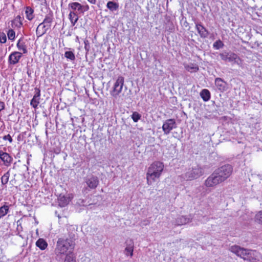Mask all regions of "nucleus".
I'll return each instance as SVG.
<instances>
[{"mask_svg":"<svg viewBox=\"0 0 262 262\" xmlns=\"http://www.w3.org/2000/svg\"><path fill=\"white\" fill-rule=\"evenodd\" d=\"M229 250L244 260L250 262H262V255L256 250L245 249L237 245L231 246Z\"/></svg>","mask_w":262,"mask_h":262,"instance_id":"f257e3e1","label":"nucleus"},{"mask_svg":"<svg viewBox=\"0 0 262 262\" xmlns=\"http://www.w3.org/2000/svg\"><path fill=\"white\" fill-rule=\"evenodd\" d=\"M164 169V164L162 162L156 161L152 162L148 167L146 173V183L151 185L162 176Z\"/></svg>","mask_w":262,"mask_h":262,"instance_id":"f03ea898","label":"nucleus"},{"mask_svg":"<svg viewBox=\"0 0 262 262\" xmlns=\"http://www.w3.org/2000/svg\"><path fill=\"white\" fill-rule=\"evenodd\" d=\"M73 248L74 243L71 239L59 238L57 242L55 252L57 256L65 255L67 254L68 251L70 252Z\"/></svg>","mask_w":262,"mask_h":262,"instance_id":"7ed1b4c3","label":"nucleus"},{"mask_svg":"<svg viewBox=\"0 0 262 262\" xmlns=\"http://www.w3.org/2000/svg\"><path fill=\"white\" fill-rule=\"evenodd\" d=\"M124 82V78L122 76H119L114 84L112 90L111 91V95L115 98L121 97L123 99L124 94L123 92V88Z\"/></svg>","mask_w":262,"mask_h":262,"instance_id":"20e7f679","label":"nucleus"},{"mask_svg":"<svg viewBox=\"0 0 262 262\" xmlns=\"http://www.w3.org/2000/svg\"><path fill=\"white\" fill-rule=\"evenodd\" d=\"M232 167L230 165L228 164L221 167L214 171L221 181L223 182L230 177L232 173Z\"/></svg>","mask_w":262,"mask_h":262,"instance_id":"39448f33","label":"nucleus"},{"mask_svg":"<svg viewBox=\"0 0 262 262\" xmlns=\"http://www.w3.org/2000/svg\"><path fill=\"white\" fill-rule=\"evenodd\" d=\"M68 8L71 12L75 14H83L89 10V6L88 5H82L78 2H71L69 4Z\"/></svg>","mask_w":262,"mask_h":262,"instance_id":"423d86ee","label":"nucleus"},{"mask_svg":"<svg viewBox=\"0 0 262 262\" xmlns=\"http://www.w3.org/2000/svg\"><path fill=\"white\" fill-rule=\"evenodd\" d=\"M85 183L87 187L83 188L82 192L83 193H87L90 189L96 188L99 185V182L97 177L91 176L85 179Z\"/></svg>","mask_w":262,"mask_h":262,"instance_id":"0eeeda50","label":"nucleus"},{"mask_svg":"<svg viewBox=\"0 0 262 262\" xmlns=\"http://www.w3.org/2000/svg\"><path fill=\"white\" fill-rule=\"evenodd\" d=\"M222 60L225 61L233 62L239 64L238 61H241V58L234 53L224 52L220 54Z\"/></svg>","mask_w":262,"mask_h":262,"instance_id":"6e6552de","label":"nucleus"},{"mask_svg":"<svg viewBox=\"0 0 262 262\" xmlns=\"http://www.w3.org/2000/svg\"><path fill=\"white\" fill-rule=\"evenodd\" d=\"M202 169L199 166L189 169L185 173L184 179L186 180H192L197 179L202 175Z\"/></svg>","mask_w":262,"mask_h":262,"instance_id":"1a4fd4ad","label":"nucleus"},{"mask_svg":"<svg viewBox=\"0 0 262 262\" xmlns=\"http://www.w3.org/2000/svg\"><path fill=\"white\" fill-rule=\"evenodd\" d=\"M222 182L214 171L206 180L205 182V185L207 187H212L216 186Z\"/></svg>","mask_w":262,"mask_h":262,"instance_id":"9d476101","label":"nucleus"},{"mask_svg":"<svg viewBox=\"0 0 262 262\" xmlns=\"http://www.w3.org/2000/svg\"><path fill=\"white\" fill-rule=\"evenodd\" d=\"M177 124L174 119H169L166 120L162 125V129L164 134L168 135L170 133L171 130L173 128H176Z\"/></svg>","mask_w":262,"mask_h":262,"instance_id":"9b49d317","label":"nucleus"},{"mask_svg":"<svg viewBox=\"0 0 262 262\" xmlns=\"http://www.w3.org/2000/svg\"><path fill=\"white\" fill-rule=\"evenodd\" d=\"M125 248L124 249V254L126 256H130L132 257L133 256V252L135 248V244L133 239L129 238L126 240L125 242Z\"/></svg>","mask_w":262,"mask_h":262,"instance_id":"f8f14e48","label":"nucleus"},{"mask_svg":"<svg viewBox=\"0 0 262 262\" xmlns=\"http://www.w3.org/2000/svg\"><path fill=\"white\" fill-rule=\"evenodd\" d=\"M73 195L72 194H68L66 195H60L58 197V203L60 207H65L72 200Z\"/></svg>","mask_w":262,"mask_h":262,"instance_id":"ddd939ff","label":"nucleus"},{"mask_svg":"<svg viewBox=\"0 0 262 262\" xmlns=\"http://www.w3.org/2000/svg\"><path fill=\"white\" fill-rule=\"evenodd\" d=\"M215 84L217 89L221 92L227 90V83L221 78H216L215 79Z\"/></svg>","mask_w":262,"mask_h":262,"instance_id":"4468645a","label":"nucleus"},{"mask_svg":"<svg viewBox=\"0 0 262 262\" xmlns=\"http://www.w3.org/2000/svg\"><path fill=\"white\" fill-rule=\"evenodd\" d=\"M22 56V53L19 52H13L9 56V62L11 64H15L19 62Z\"/></svg>","mask_w":262,"mask_h":262,"instance_id":"2eb2a0df","label":"nucleus"},{"mask_svg":"<svg viewBox=\"0 0 262 262\" xmlns=\"http://www.w3.org/2000/svg\"><path fill=\"white\" fill-rule=\"evenodd\" d=\"M0 159L3 161L4 164L7 167L11 165L13 160L8 153L3 152H0Z\"/></svg>","mask_w":262,"mask_h":262,"instance_id":"dca6fc26","label":"nucleus"},{"mask_svg":"<svg viewBox=\"0 0 262 262\" xmlns=\"http://www.w3.org/2000/svg\"><path fill=\"white\" fill-rule=\"evenodd\" d=\"M35 94L31 101L30 104L34 108H36L39 103L40 91L38 89H35Z\"/></svg>","mask_w":262,"mask_h":262,"instance_id":"f3484780","label":"nucleus"},{"mask_svg":"<svg viewBox=\"0 0 262 262\" xmlns=\"http://www.w3.org/2000/svg\"><path fill=\"white\" fill-rule=\"evenodd\" d=\"M195 28L202 38H206L208 36V32L207 29L201 24L196 23Z\"/></svg>","mask_w":262,"mask_h":262,"instance_id":"a211bd4d","label":"nucleus"},{"mask_svg":"<svg viewBox=\"0 0 262 262\" xmlns=\"http://www.w3.org/2000/svg\"><path fill=\"white\" fill-rule=\"evenodd\" d=\"M50 28L46 27L42 23H40L36 28V33L37 37H40L45 34Z\"/></svg>","mask_w":262,"mask_h":262,"instance_id":"6ab92c4d","label":"nucleus"},{"mask_svg":"<svg viewBox=\"0 0 262 262\" xmlns=\"http://www.w3.org/2000/svg\"><path fill=\"white\" fill-rule=\"evenodd\" d=\"M191 222V219L185 216H180L176 220L175 224L177 226L186 225Z\"/></svg>","mask_w":262,"mask_h":262,"instance_id":"aec40b11","label":"nucleus"},{"mask_svg":"<svg viewBox=\"0 0 262 262\" xmlns=\"http://www.w3.org/2000/svg\"><path fill=\"white\" fill-rule=\"evenodd\" d=\"M36 246L40 250H44L47 248L48 243L44 239L40 238L36 241Z\"/></svg>","mask_w":262,"mask_h":262,"instance_id":"412c9836","label":"nucleus"},{"mask_svg":"<svg viewBox=\"0 0 262 262\" xmlns=\"http://www.w3.org/2000/svg\"><path fill=\"white\" fill-rule=\"evenodd\" d=\"M34 10L31 7H27L25 10V14L26 18L29 20H31L33 19L34 15Z\"/></svg>","mask_w":262,"mask_h":262,"instance_id":"4be33fe9","label":"nucleus"},{"mask_svg":"<svg viewBox=\"0 0 262 262\" xmlns=\"http://www.w3.org/2000/svg\"><path fill=\"white\" fill-rule=\"evenodd\" d=\"M22 25L21 17L20 15L17 16L12 21L13 27L20 28Z\"/></svg>","mask_w":262,"mask_h":262,"instance_id":"5701e85b","label":"nucleus"},{"mask_svg":"<svg viewBox=\"0 0 262 262\" xmlns=\"http://www.w3.org/2000/svg\"><path fill=\"white\" fill-rule=\"evenodd\" d=\"M200 96L204 101H208L210 98V92L207 89H203L200 93Z\"/></svg>","mask_w":262,"mask_h":262,"instance_id":"b1692460","label":"nucleus"},{"mask_svg":"<svg viewBox=\"0 0 262 262\" xmlns=\"http://www.w3.org/2000/svg\"><path fill=\"white\" fill-rule=\"evenodd\" d=\"M106 7L111 11H116L119 8L118 4L113 1H109L106 4Z\"/></svg>","mask_w":262,"mask_h":262,"instance_id":"393cba45","label":"nucleus"},{"mask_svg":"<svg viewBox=\"0 0 262 262\" xmlns=\"http://www.w3.org/2000/svg\"><path fill=\"white\" fill-rule=\"evenodd\" d=\"M77 14H75L74 12H70L69 14V18L71 21V23L73 26H74L77 22L79 17Z\"/></svg>","mask_w":262,"mask_h":262,"instance_id":"a878e982","label":"nucleus"},{"mask_svg":"<svg viewBox=\"0 0 262 262\" xmlns=\"http://www.w3.org/2000/svg\"><path fill=\"white\" fill-rule=\"evenodd\" d=\"M17 47L18 49L21 51L23 53L25 54L27 53V49L25 42L21 39H19L17 43Z\"/></svg>","mask_w":262,"mask_h":262,"instance_id":"bb28decb","label":"nucleus"},{"mask_svg":"<svg viewBox=\"0 0 262 262\" xmlns=\"http://www.w3.org/2000/svg\"><path fill=\"white\" fill-rule=\"evenodd\" d=\"M9 207L5 203L0 207V219L5 216L9 212Z\"/></svg>","mask_w":262,"mask_h":262,"instance_id":"cd10ccee","label":"nucleus"},{"mask_svg":"<svg viewBox=\"0 0 262 262\" xmlns=\"http://www.w3.org/2000/svg\"><path fill=\"white\" fill-rule=\"evenodd\" d=\"M52 21V16L51 15H47L42 23L44 25H46V27H48L50 29Z\"/></svg>","mask_w":262,"mask_h":262,"instance_id":"c85d7f7f","label":"nucleus"},{"mask_svg":"<svg viewBox=\"0 0 262 262\" xmlns=\"http://www.w3.org/2000/svg\"><path fill=\"white\" fill-rule=\"evenodd\" d=\"M185 69L190 72H197L199 70V68L196 65L193 64H186L185 66Z\"/></svg>","mask_w":262,"mask_h":262,"instance_id":"c756f323","label":"nucleus"},{"mask_svg":"<svg viewBox=\"0 0 262 262\" xmlns=\"http://www.w3.org/2000/svg\"><path fill=\"white\" fill-rule=\"evenodd\" d=\"M10 176V171L6 172L1 178L2 185H6L8 183Z\"/></svg>","mask_w":262,"mask_h":262,"instance_id":"7c9ffc66","label":"nucleus"},{"mask_svg":"<svg viewBox=\"0 0 262 262\" xmlns=\"http://www.w3.org/2000/svg\"><path fill=\"white\" fill-rule=\"evenodd\" d=\"M64 56L68 59L73 61L75 59V56L72 51H66L64 53Z\"/></svg>","mask_w":262,"mask_h":262,"instance_id":"2f4dec72","label":"nucleus"},{"mask_svg":"<svg viewBox=\"0 0 262 262\" xmlns=\"http://www.w3.org/2000/svg\"><path fill=\"white\" fill-rule=\"evenodd\" d=\"M213 47L215 49L219 50L224 47V43L220 39H219L214 42Z\"/></svg>","mask_w":262,"mask_h":262,"instance_id":"473e14b6","label":"nucleus"},{"mask_svg":"<svg viewBox=\"0 0 262 262\" xmlns=\"http://www.w3.org/2000/svg\"><path fill=\"white\" fill-rule=\"evenodd\" d=\"M7 35L9 39L13 40L15 39V33L12 29H10L8 31Z\"/></svg>","mask_w":262,"mask_h":262,"instance_id":"72a5a7b5","label":"nucleus"},{"mask_svg":"<svg viewBox=\"0 0 262 262\" xmlns=\"http://www.w3.org/2000/svg\"><path fill=\"white\" fill-rule=\"evenodd\" d=\"M132 118L135 122H137L141 118V115L137 112H134Z\"/></svg>","mask_w":262,"mask_h":262,"instance_id":"f704fd0d","label":"nucleus"},{"mask_svg":"<svg viewBox=\"0 0 262 262\" xmlns=\"http://www.w3.org/2000/svg\"><path fill=\"white\" fill-rule=\"evenodd\" d=\"M64 262H76V260L72 255L67 254Z\"/></svg>","mask_w":262,"mask_h":262,"instance_id":"c9c22d12","label":"nucleus"},{"mask_svg":"<svg viewBox=\"0 0 262 262\" xmlns=\"http://www.w3.org/2000/svg\"><path fill=\"white\" fill-rule=\"evenodd\" d=\"M255 219L262 224V211H259L255 215Z\"/></svg>","mask_w":262,"mask_h":262,"instance_id":"e433bc0d","label":"nucleus"},{"mask_svg":"<svg viewBox=\"0 0 262 262\" xmlns=\"http://www.w3.org/2000/svg\"><path fill=\"white\" fill-rule=\"evenodd\" d=\"M7 40L6 35L4 33L0 34V42L1 43H5Z\"/></svg>","mask_w":262,"mask_h":262,"instance_id":"4c0bfd02","label":"nucleus"},{"mask_svg":"<svg viewBox=\"0 0 262 262\" xmlns=\"http://www.w3.org/2000/svg\"><path fill=\"white\" fill-rule=\"evenodd\" d=\"M3 140H8L9 141L10 143H12V141H13L11 136L9 134L4 136L3 137Z\"/></svg>","mask_w":262,"mask_h":262,"instance_id":"58836bf2","label":"nucleus"},{"mask_svg":"<svg viewBox=\"0 0 262 262\" xmlns=\"http://www.w3.org/2000/svg\"><path fill=\"white\" fill-rule=\"evenodd\" d=\"M5 107V104L4 102L0 101V112L4 110Z\"/></svg>","mask_w":262,"mask_h":262,"instance_id":"ea45409f","label":"nucleus"},{"mask_svg":"<svg viewBox=\"0 0 262 262\" xmlns=\"http://www.w3.org/2000/svg\"><path fill=\"white\" fill-rule=\"evenodd\" d=\"M90 3L92 4H95L96 3V0H87Z\"/></svg>","mask_w":262,"mask_h":262,"instance_id":"a19ab883","label":"nucleus"},{"mask_svg":"<svg viewBox=\"0 0 262 262\" xmlns=\"http://www.w3.org/2000/svg\"><path fill=\"white\" fill-rule=\"evenodd\" d=\"M88 42V40H85L84 41V44H85V49H86V45H87V43Z\"/></svg>","mask_w":262,"mask_h":262,"instance_id":"79ce46f5","label":"nucleus"},{"mask_svg":"<svg viewBox=\"0 0 262 262\" xmlns=\"http://www.w3.org/2000/svg\"><path fill=\"white\" fill-rule=\"evenodd\" d=\"M127 89L126 87H125L124 90L126 91Z\"/></svg>","mask_w":262,"mask_h":262,"instance_id":"37998d69","label":"nucleus"},{"mask_svg":"<svg viewBox=\"0 0 262 262\" xmlns=\"http://www.w3.org/2000/svg\"><path fill=\"white\" fill-rule=\"evenodd\" d=\"M261 52L262 53V50H261Z\"/></svg>","mask_w":262,"mask_h":262,"instance_id":"c03bdc74","label":"nucleus"}]
</instances>
